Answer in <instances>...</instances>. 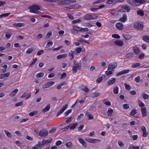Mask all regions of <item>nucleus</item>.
Instances as JSON below:
<instances>
[{
	"label": "nucleus",
	"instance_id": "6e6552de",
	"mask_svg": "<svg viewBox=\"0 0 149 149\" xmlns=\"http://www.w3.org/2000/svg\"><path fill=\"white\" fill-rule=\"evenodd\" d=\"M130 10V7L127 5H123L121 6V9L120 11L121 12H128Z\"/></svg>",
	"mask_w": 149,
	"mask_h": 149
},
{
	"label": "nucleus",
	"instance_id": "e433bc0d",
	"mask_svg": "<svg viewBox=\"0 0 149 149\" xmlns=\"http://www.w3.org/2000/svg\"><path fill=\"white\" fill-rule=\"evenodd\" d=\"M103 102L104 104L107 105L109 106L111 105V102L107 100H104Z\"/></svg>",
	"mask_w": 149,
	"mask_h": 149
},
{
	"label": "nucleus",
	"instance_id": "412c9836",
	"mask_svg": "<svg viewBox=\"0 0 149 149\" xmlns=\"http://www.w3.org/2000/svg\"><path fill=\"white\" fill-rule=\"evenodd\" d=\"M10 74L9 72H8L5 74H2L0 75V79H3L4 77H8Z\"/></svg>",
	"mask_w": 149,
	"mask_h": 149
},
{
	"label": "nucleus",
	"instance_id": "473e14b6",
	"mask_svg": "<svg viewBox=\"0 0 149 149\" xmlns=\"http://www.w3.org/2000/svg\"><path fill=\"white\" fill-rule=\"evenodd\" d=\"M74 53L72 51H71L69 53V55L70 60H72L74 58Z\"/></svg>",
	"mask_w": 149,
	"mask_h": 149
},
{
	"label": "nucleus",
	"instance_id": "a211bd4d",
	"mask_svg": "<svg viewBox=\"0 0 149 149\" xmlns=\"http://www.w3.org/2000/svg\"><path fill=\"white\" fill-rule=\"evenodd\" d=\"M127 18V16L125 14H124L123 17L120 19V21L123 22H125Z\"/></svg>",
	"mask_w": 149,
	"mask_h": 149
},
{
	"label": "nucleus",
	"instance_id": "4468645a",
	"mask_svg": "<svg viewBox=\"0 0 149 149\" xmlns=\"http://www.w3.org/2000/svg\"><path fill=\"white\" fill-rule=\"evenodd\" d=\"M142 116L143 117L146 116H147L146 108V107L142 108L141 109Z\"/></svg>",
	"mask_w": 149,
	"mask_h": 149
},
{
	"label": "nucleus",
	"instance_id": "58836bf2",
	"mask_svg": "<svg viewBox=\"0 0 149 149\" xmlns=\"http://www.w3.org/2000/svg\"><path fill=\"white\" fill-rule=\"evenodd\" d=\"M77 125V123L72 124L70 125V130H73L74 129Z\"/></svg>",
	"mask_w": 149,
	"mask_h": 149
},
{
	"label": "nucleus",
	"instance_id": "603ef678",
	"mask_svg": "<svg viewBox=\"0 0 149 149\" xmlns=\"http://www.w3.org/2000/svg\"><path fill=\"white\" fill-rule=\"evenodd\" d=\"M138 103L139 106L141 107H143L145 106V104L141 100H139V101Z\"/></svg>",
	"mask_w": 149,
	"mask_h": 149
},
{
	"label": "nucleus",
	"instance_id": "69168bd1",
	"mask_svg": "<svg viewBox=\"0 0 149 149\" xmlns=\"http://www.w3.org/2000/svg\"><path fill=\"white\" fill-rule=\"evenodd\" d=\"M113 38H120V36L117 34H113L112 36Z\"/></svg>",
	"mask_w": 149,
	"mask_h": 149
},
{
	"label": "nucleus",
	"instance_id": "37998d69",
	"mask_svg": "<svg viewBox=\"0 0 149 149\" xmlns=\"http://www.w3.org/2000/svg\"><path fill=\"white\" fill-rule=\"evenodd\" d=\"M44 75V73L43 72H40L37 74L36 77L37 78H39L42 77Z\"/></svg>",
	"mask_w": 149,
	"mask_h": 149
},
{
	"label": "nucleus",
	"instance_id": "dca6fc26",
	"mask_svg": "<svg viewBox=\"0 0 149 149\" xmlns=\"http://www.w3.org/2000/svg\"><path fill=\"white\" fill-rule=\"evenodd\" d=\"M116 79L114 78H112L107 82V85L109 86L113 84L116 81Z\"/></svg>",
	"mask_w": 149,
	"mask_h": 149
},
{
	"label": "nucleus",
	"instance_id": "338daca9",
	"mask_svg": "<svg viewBox=\"0 0 149 149\" xmlns=\"http://www.w3.org/2000/svg\"><path fill=\"white\" fill-rule=\"evenodd\" d=\"M49 87L54 84L55 82L53 81H50L47 82Z\"/></svg>",
	"mask_w": 149,
	"mask_h": 149
},
{
	"label": "nucleus",
	"instance_id": "0eeeda50",
	"mask_svg": "<svg viewBox=\"0 0 149 149\" xmlns=\"http://www.w3.org/2000/svg\"><path fill=\"white\" fill-rule=\"evenodd\" d=\"M146 1V0H134L133 6H139L141 4L145 2Z\"/></svg>",
	"mask_w": 149,
	"mask_h": 149
},
{
	"label": "nucleus",
	"instance_id": "49530a36",
	"mask_svg": "<svg viewBox=\"0 0 149 149\" xmlns=\"http://www.w3.org/2000/svg\"><path fill=\"white\" fill-rule=\"evenodd\" d=\"M53 44V42L52 41H49V42H48L47 44L46 45V47L48 48L49 47L52 46Z\"/></svg>",
	"mask_w": 149,
	"mask_h": 149
},
{
	"label": "nucleus",
	"instance_id": "393cba45",
	"mask_svg": "<svg viewBox=\"0 0 149 149\" xmlns=\"http://www.w3.org/2000/svg\"><path fill=\"white\" fill-rule=\"evenodd\" d=\"M133 50H134V53L136 54H139L140 52L139 48L136 47H133Z\"/></svg>",
	"mask_w": 149,
	"mask_h": 149
},
{
	"label": "nucleus",
	"instance_id": "72a5a7b5",
	"mask_svg": "<svg viewBox=\"0 0 149 149\" xmlns=\"http://www.w3.org/2000/svg\"><path fill=\"white\" fill-rule=\"evenodd\" d=\"M134 54L133 52H131L127 53L126 54L127 58H131L132 57L134 56Z\"/></svg>",
	"mask_w": 149,
	"mask_h": 149
},
{
	"label": "nucleus",
	"instance_id": "774afa93",
	"mask_svg": "<svg viewBox=\"0 0 149 149\" xmlns=\"http://www.w3.org/2000/svg\"><path fill=\"white\" fill-rule=\"evenodd\" d=\"M131 137L132 138L133 140L135 141L138 138V136L137 135H135L131 136Z\"/></svg>",
	"mask_w": 149,
	"mask_h": 149
},
{
	"label": "nucleus",
	"instance_id": "e2e57ef3",
	"mask_svg": "<svg viewBox=\"0 0 149 149\" xmlns=\"http://www.w3.org/2000/svg\"><path fill=\"white\" fill-rule=\"evenodd\" d=\"M23 103L21 101L20 102H19L17 103H16L15 104V106L16 107L19 106H21L23 105Z\"/></svg>",
	"mask_w": 149,
	"mask_h": 149
},
{
	"label": "nucleus",
	"instance_id": "9b49d317",
	"mask_svg": "<svg viewBox=\"0 0 149 149\" xmlns=\"http://www.w3.org/2000/svg\"><path fill=\"white\" fill-rule=\"evenodd\" d=\"M68 106V104H66L60 110L57 114V116H58L59 115L62 113L67 108Z\"/></svg>",
	"mask_w": 149,
	"mask_h": 149
},
{
	"label": "nucleus",
	"instance_id": "c85d7f7f",
	"mask_svg": "<svg viewBox=\"0 0 149 149\" xmlns=\"http://www.w3.org/2000/svg\"><path fill=\"white\" fill-rule=\"evenodd\" d=\"M67 54H59L57 56V58L58 59H60L63 58L67 56Z\"/></svg>",
	"mask_w": 149,
	"mask_h": 149
},
{
	"label": "nucleus",
	"instance_id": "ddd939ff",
	"mask_svg": "<svg viewBox=\"0 0 149 149\" xmlns=\"http://www.w3.org/2000/svg\"><path fill=\"white\" fill-rule=\"evenodd\" d=\"M123 1V0L121 1L119 0H108L107 1L106 3L108 4H111L116 3L118 2H122Z\"/></svg>",
	"mask_w": 149,
	"mask_h": 149
},
{
	"label": "nucleus",
	"instance_id": "423d86ee",
	"mask_svg": "<svg viewBox=\"0 0 149 149\" xmlns=\"http://www.w3.org/2000/svg\"><path fill=\"white\" fill-rule=\"evenodd\" d=\"M97 17V16L96 14H93L91 15L88 14H86L84 17V18L86 20L94 19H95Z\"/></svg>",
	"mask_w": 149,
	"mask_h": 149
},
{
	"label": "nucleus",
	"instance_id": "6ab92c4d",
	"mask_svg": "<svg viewBox=\"0 0 149 149\" xmlns=\"http://www.w3.org/2000/svg\"><path fill=\"white\" fill-rule=\"evenodd\" d=\"M116 26L119 30H122L123 28V25L120 22L116 24Z\"/></svg>",
	"mask_w": 149,
	"mask_h": 149
},
{
	"label": "nucleus",
	"instance_id": "c03bdc74",
	"mask_svg": "<svg viewBox=\"0 0 149 149\" xmlns=\"http://www.w3.org/2000/svg\"><path fill=\"white\" fill-rule=\"evenodd\" d=\"M123 108L125 109H127L130 108V105L128 104H125L123 105Z\"/></svg>",
	"mask_w": 149,
	"mask_h": 149
},
{
	"label": "nucleus",
	"instance_id": "b1692460",
	"mask_svg": "<svg viewBox=\"0 0 149 149\" xmlns=\"http://www.w3.org/2000/svg\"><path fill=\"white\" fill-rule=\"evenodd\" d=\"M50 104H48L42 110V111L45 113L48 111L50 109Z\"/></svg>",
	"mask_w": 149,
	"mask_h": 149
},
{
	"label": "nucleus",
	"instance_id": "052dcab7",
	"mask_svg": "<svg viewBox=\"0 0 149 149\" xmlns=\"http://www.w3.org/2000/svg\"><path fill=\"white\" fill-rule=\"evenodd\" d=\"M105 0H98L95 1L93 2V4H97L98 3H100L104 2Z\"/></svg>",
	"mask_w": 149,
	"mask_h": 149
},
{
	"label": "nucleus",
	"instance_id": "7c9ffc66",
	"mask_svg": "<svg viewBox=\"0 0 149 149\" xmlns=\"http://www.w3.org/2000/svg\"><path fill=\"white\" fill-rule=\"evenodd\" d=\"M82 89L86 93H87L89 92V89L88 87L86 85L83 86Z\"/></svg>",
	"mask_w": 149,
	"mask_h": 149
},
{
	"label": "nucleus",
	"instance_id": "4c0bfd02",
	"mask_svg": "<svg viewBox=\"0 0 149 149\" xmlns=\"http://www.w3.org/2000/svg\"><path fill=\"white\" fill-rule=\"evenodd\" d=\"M65 146L68 148H70L72 146V142L70 141L68 142L65 143Z\"/></svg>",
	"mask_w": 149,
	"mask_h": 149
},
{
	"label": "nucleus",
	"instance_id": "680f3d73",
	"mask_svg": "<svg viewBox=\"0 0 149 149\" xmlns=\"http://www.w3.org/2000/svg\"><path fill=\"white\" fill-rule=\"evenodd\" d=\"M84 116V114L83 113H81L78 116L77 119L78 120H79L81 118H82Z\"/></svg>",
	"mask_w": 149,
	"mask_h": 149
},
{
	"label": "nucleus",
	"instance_id": "09e8293b",
	"mask_svg": "<svg viewBox=\"0 0 149 149\" xmlns=\"http://www.w3.org/2000/svg\"><path fill=\"white\" fill-rule=\"evenodd\" d=\"M137 110L136 109L132 110L130 113V115L132 116H133L136 114L137 113Z\"/></svg>",
	"mask_w": 149,
	"mask_h": 149
},
{
	"label": "nucleus",
	"instance_id": "1a4fd4ad",
	"mask_svg": "<svg viewBox=\"0 0 149 149\" xmlns=\"http://www.w3.org/2000/svg\"><path fill=\"white\" fill-rule=\"evenodd\" d=\"M117 65V64L116 62L110 63L108 66V70H112L115 68Z\"/></svg>",
	"mask_w": 149,
	"mask_h": 149
},
{
	"label": "nucleus",
	"instance_id": "9d476101",
	"mask_svg": "<svg viewBox=\"0 0 149 149\" xmlns=\"http://www.w3.org/2000/svg\"><path fill=\"white\" fill-rule=\"evenodd\" d=\"M134 26L135 28L139 29H140L143 27V25L142 24L139 22H135Z\"/></svg>",
	"mask_w": 149,
	"mask_h": 149
},
{
	"label": "nucleus",
	"instance_id": "79ce46f5",
	"mask_svg": "<svg viewBox=\"0 0 149 149\" xmlns=\"http://www.w3.org/2000/svg\"><path fill=\"white\" fill-rule=\"evenodd\" d=\"M141 65L140 63H135L132 64L131 67L132 68H135Z\"/></svg>",
	"mask_w": 149,
	"mask_h": 149
},
{
	"label": "nucleus",
	"instance_id": "a878e982",
	"mask_svg": "<svg viewBox=\"0 0 149 149\" xmlns=\"http://www.w3.org/2000/svg\"><path fill=\"white\" fill-rule=\"evenodd\" d=\"M80 7H81V6L77 4H74V5H73L72 6H70V9H78V8H79Z\"/></svg>",
	"mask_w": 149,
	"mask_h": 149
},
{
	"label": "nucleus",
	"instance_id": "aec40b11",
	"mask_svg": "<svg viewBox=\"0 0 149 149\" xmlns=\"http://www.w3.org/2000/svg\"><path fill=\"white\" fill-rule=\"evenodd\" d=\"M77 139L79 142L81 143L84 146H86V144L85 141L83 139L81 138H78Z\"/></svg>",
	"mask_w": 149,
	"mask_h": 149
},
{
	"label": "nucleus",
	"instance_id": "bf43d9fd",
	"mask_svg": "<svg viewBox=\"0 0 149 149\" xmlns=\"http://www.w3.org/2000/svg\"><path fill=\"white\" fill-rule=\"evenodd\" d=\"M118 144L119 146L121 148L124 146V144L121 141H119L118 142Z\"/></svg>",
	"mask_w": 149,
	"mask_h": 149
},
{
	"label": "nucleus",
	"instance_id": "2eb2a0df",
	"mask_svg": "<svg viewBox=\"0 0 149 149\" xmlns=\"http://www.w3.org/2000/svg\"><path fill=\"white\" fill-rule=\"evenodd\" d=\"M113 43L119 46H121L123 45V42L120 40H117L114 41Z\"/></svg>",
	"mask_w": 149,
	"mask_h": 149
},
{
	"label": "nucleus",
	"instance_id": "f257e3e1",
	"mask_svg": "<svg viewBox=\"0 0 149 149\" xmlns=\"http://www.w3.org/2000/svg\"><path fill=\"white\" fill-rule=\"evenodd\" d=\"M52 140V139L51 138H50L46 140H42V143L40 142H39L38 143L35 145L34 147L31 149H39V148H41L43 147L44 144L49 143Z\"/></svg>",
	"mask_w": 149,
	"mask_h": 149
},
{
	"label": "nucleus",
	"instance_id": "f704fd0d",
	"mask_svg": "<svg viewBox=\"0 0 149 149\" xmlns=\"http://www.w3.org/2000/svg\"><path fill=\"white\" fill-rule=\"evenodd\" d=\"M73 29L74 31H76L77 32L81 31V28L77 26H73Z\"/></svg>",
	"mask_w": 149,
	"mask_h": 149
},
{
	"label": "nucleus",
	"instance_id": "4be33fe9",
	"mask_svg": "<svg viewBox=\"0 0 149 149\" xmlns=\"http://www.w3.org/2000/svg\"><path fill=\"white\" fill-rule=\"evenodd\" d=\"M13 25L15 26L21 27L22 26H24L25 25V24L24 23H15L13 24Z\"/></svg>",
	"mask_w": 149,
	"mask_h": 149
},
{
	"label": "nucleus",
	"instance_id": "5fc2aeb1",
	"mask_svg": "<svg viewBox=\"0 0 149 149\" xmlns=\"http://www.w3.org/2000/svg\"><path fill=\"white\" fill-rule=\"evenodd\" d=\"M142 97L144 100H147L148 99L149 96L148 95L146 94H143Z\"/></svg>",
	"mask_w": 149,
	"mask_h": 149
},
{
	"label": "nucleus",
	"instance_id": "a19ab883",
	"mask_svg": "<svg viewBox=\"0 0 149 149\" xmlns=\"http://www.w3.org/2000/svg\"><path fill=\"white\" fill-rule=\"evenodd\" d=\"M4 132L5 134L8 137H10L11 136V134L9 132L8 130H5Z\"/></svg>",
	"mask_w": 149,
	"mask_h": 149
},
{
	"label": "nucleus",
	"instance_id": "3c124183",
	"mask_svg": "<svg viewBox=\"0 0 149 149\" xmlns=\"http://www.w3.org/2000/svg\"><path fill=\"white\" fill-rule=\"evenodd\" d=\"M93 141H92V143H97L98 142H100V140L98 139H94L93 138Z\"/></svg>",
	"mask_w": 149,
	"mask_h": 149
},
{
	"label": "nucleus",
	"instance_id": "5701e85b",
	"mask_svg": "<svg viewBox=\"0 0 149 149\" xmlns=\"http://www.w3.org/2000/svg\"><path fill=\"white\" fill-rule=\"evenodd\" d=\"M18 91V90L16 88L13 91L10 92L9 95L11 97L14 96L16 94Z\"/></svg>",
	"mask_w": 149,
	"mask_h": 149
},
{
	"label": "nucleus",
	"instance_id": "de8ad7c7",
	"mask_svg": "<svg viewBox=\"0 0 149 149\" xmlns=\"http://www.w3.org/2000/svg\"><path fill=\"white\" fill-rule=\"evenodd\" d=\"M33 50V48L32 47L29 48L26 51V54H30L31 53Z\"/></svg>",
	"mask_w": 149,
	"mask_h": 149
},
{
	"label": "nucleus",
	"instance_id": "7ed1b4c3",
	"mask_svg": "<svg viewBox=\"0 0 149 149\" xmlns=\"http://www.w3.org/2000/svg\"><path fill=\"white\" fill-rule=\"evenodd\" d=\"M76 2V0H66L59 1L58 2V4L61 5H67L71 3H74Z\"/></svg>",
	"mask_w": 149,
	"mask_h": 149
},
{
	"label": "nucleus",
	"instance_id": "13d9d810",
	"mask_svg": "<svg viewBox=\"0 0 149 149\" xmlns=\"http://www.w3.org/2000/svg\"><path fill=\"white\" fill-rule=\"evenodd\" d=\"M11 36V34L9 32H6L5 34L6 37L7 39H9Z\"/></svg>",
	"mask_w": 149,
	"mask_h": 149
},
{
	"label": "nucleus",
	"instance_id": "c756f323",
	"mask_svg": "<svg viewBox=\"0 0 149 149\" xmlns=\"http://www.w3.org/2000/svg\"><path fill=\"white\" fill-rule=\"evenodd\" d=\"M113 112V109L111 108H109L107 112L108 116H111Z\"/></svg>",
	"mask_w": 149,
	"mask_h": 149
},
{
	"label": "nucleus",
	"instance_id": "4d7b16f0",
	"mask_svg": "<svg viewBox=\"0 0 149 149\" xmlns=\"http://www.w3.org/2000/svg\"><path fill=\"white\" fill-rule=\"evenodd\" d=\"M81 21V19H79L76 20H74L72 22V24H75L77 23H78L80 22Z\"/></svg>",
	"mask_w": 149,
	"mask_h": 149
},
{
	"label": "nucleus",
	"instance_id": "c9c22d12",
	"mask_svg": "<svg viewBox=\"0 0 149 149\" xmlns=\"http://www.w3.org/2000/svg\"><path fill=\"white\" fill-rule=\"evenodd\" d=\"M124 85L125 86V89L127 90H130L131 89V86L129 84H127L126 83H125L124 84Z\"/></svg>",
	"mask_w": 149,
	"mask_h": 149
},
{
	"label": "nucleus",
	"instance_id": "ea45409f",
	"mask_svg": "<svg viewBox=\"0 0 149 149\" xmlns=\"http://www.w3.org/2000/svg\"><path fill=\"white\" fill-rule=\"evenodd\" d=\"M118 86H116L114 87L113 89V92L115 94H117L118 93Z\"/></svg>",
	"mask_w": 149,
	"mask_h": 149
},
{
	"label": "nucleus",
	"instance_id": "cd10ccee",
	"mask_svg": "<svg viewBox=\"0 0 149 149\" xmlns=\"http://www.w3.org/2000/svg\"><path fill=\"white\" fill-rule=\"evenodd\" d=\"M142 39L144 41L148 42H149V36H143L142 37Z\"/></svg>",
	"mask_w": 149,
	"mask_h": 149
},
{
	"label": "nucleus",
	"instance_id": "f3484780",
	"mask_svg": "<svg viewBox=\"0 0 149 149\" xmlns=\"http://www.w3.org/2000/svg\"><path fill=\"white\" fill-rule=\"evenodd\" d=\"M31 96V94L30 93H25L22 95L21 97L23 98L26 97V99H28Z\"/></svg>",
	"mask_w": 149,
	"mask_h": 149
},
{
	"label": "nucleus",
	"instance_id": "0e129e2a",
	"mask_svg": "<svg viewBox=\"0 0 149 149\" xmlns=\"http://www.w3.org/2000/svg\"><path fill=\"white\" fill-rule=\"evenodd\" d=\"M72 109H70L66 111L64 113L65 116H68L72 111Z\"/></svg>",
	"mask_w": 149,
	"mask_h": 149
},
{
	"label": "nucleus",
	"instance_id": "bb28decb",
	"mask_svg": "<svg viewBox=\"0 0 149 149\" xmlns=\"http://www.w3.org/2000/svg\"><path fill=\"white\" fill-rule=\"evenodd\" d=\"M137 15L142 17L144 15V13L143 10H138L136 11Z\"/></svg>",
	"mask_w": 149,
	"mask_h": 149
},
{
	"label": "nucleus",
	"instance_id": "864d4df0",
	"mask_svg": "<svg viewBox=\"0 0 149 149\" xmlns=\"http://www.w3.org/2000/svg\"><path fill=\"white\" fill-rule=\"evenodd\" d=\"M139 146L135 147L134 146H131L128 148V149H139Z\"/></svg>",
	"mask_w": 149,
	"mask_h": 149
},
{
	"label": "nucleus",
	"instance_id": "f8f14e48",
	"mask_svg": "<svg viewBox=\"0 0 149 149\" xmlns=\"http://www.w3.org/2000/svg\"><path fill=\"white\" fill-rule=\"evenodd\" d=\"M130 71L129 69H126L120 71L116 74V76H118L120 75L125 74L128 73Z\"/></svg>",
	"mask_w": 149,
	"mask_h": 149
},
{
	"label": "nucleus",
	"instance_id": "a18cd8bd",
	"mask_svg": "<svg viewBox=\"0 0 149 149\" xmlns=\"http://www.w3.org/2000/svg\"><path fill=\"white\" fill-rule=\"evenodd\" d=\"M10 14V13H6L2 14L0 15V18H2L3 17H6L8 16Z\"/></svg>",
	"mask_w": 149,
	"mask_h": 149
},
{
	"label": "nucleus",
	"instance_id": "6e6d98bb",
	"mask_svg": "<svg viewBox=\"0 0 149 149\" xmlns=\"http://www.w3.org/2000/svg\"><path fill=\"white\" fill-rule=\"evenodd\" d=\"M140 77L139 76H138L136 78H135V81L136 83H139L140 79Z\"/></svg>",
	"mask_w": 149,
	"mask_h": 149
},
{
	"label": "nucleus",
	"instance_id": "2f4dec72",
	"mask_svg": "<svg viewBox=\"0 0 149 149\" xmlns=\"http://www.w3.org/2000/svg\"><path fill=\"white\" fill-rule=\"evenodd\" d=\"M38 113L37 110L34 111L29 113V115L30 116H33L34 115L37 114Z\"/></svg>",
	"mask_w": 149,
	"mask_h": 149
},
{
	"label": "nucleus",
	"instance_id": "8fccbe9b",
	"mask_svg": "<svg viewBox=\"0 0 149 149\" xmlns=\"http://www.w3.org/2000/svg\"><path fill=\"white\" fill-rule=\"evenodd\" d=\"M123 36L124 38L126 40L130 39L131 38L130 36L129 35L128 36L126 34H123Z\"/></svg>",
	"mask_w": 149,
	"mask_h": 149
},
{
	"label": "nucleus",
	"instance_id": "39448f33",
	"mask_svg": "<svg viewBox=\"0 0 149 149\" xmlns=\"http://www.w3.org/2000/svg\"><path fill=\"white\" fill-rule=\"evenodd\" d=\"M48 134V132L45 129H43L39 131L38 135L42 137L47 136Z\"/></svg>",
	"mask_w": 149,
	"mask_h": 149
},
{
	"label": "nucleus",
	"instance_id": "f03ea898",
	"mask_svg": "<svg viewBox=\"0 0 149 149\" xmlns=\"http://www.w3.org/2000/svg\"><path fill=\"white\" fill-rule=\"evenodd\" d=\"M41 6L40 5H33L30 6L29 8L30 12L36 13L41 15V13L38 10L40 9Z\"/></svg>",
	"mask_w": 149,
	"mask_h": 149
},
{
	"label": "nucleus",
	"instance_id": "20e7f679",
	"mask_svg": "<svg viewBox=\"0 0 149 149\" xmlns=\"http://www.w3.org/2000/svg\"><path fill=\"white\" fill-rule=\"evenodd\" d=\"M74 65L72 67V70L73 72H75L77 70L80 69L81 66L78 63L76 62L74 60Z\"/></svg>",
	"mask_w": 149,
	"mask_h": 149
}]
</instances>
